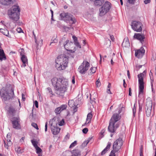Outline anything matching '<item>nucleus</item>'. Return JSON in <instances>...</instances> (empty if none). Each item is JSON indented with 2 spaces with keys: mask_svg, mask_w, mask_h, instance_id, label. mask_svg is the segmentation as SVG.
Masks as SVG:
<instances>
[{
  "mask_svg": "<svg viewBox=\"0 0 156 156\" xmlns=\"http://www.w3.org/2000/svg\"><path fill=\"white\" fill-rule=\"evenodd\" d=\"M52 84L56 90V94L59 96H63L67 90L68 83L67 79L64 77L59 79L56 77L51 80Z\"/></svg>",
  "mask_w": 156,
  "mask_h": 156,
  "instance_id": "1",
  "label": "nucleus"
},
{
  "mask_svg": "<svg viewBox=\"0 0 156 156\" xmlns=\"http://www.w3.org/2000/svg\"><path fill=\"white\" fill-rule=\"evenodd\" d=\"M121 112L120 110H119L118 111V113L114 114L110 119L108 129L110 133L115 132L120 125V123L119 121L121 118V116L119 115Z\"/></svg>",
  "mask_w": 156,
  "mask_h": 156,
  "instance_id": "2",
  "label": "nucleus"
},
{
  "mask_svg": "<svg viewBox=\"0 0 156 156\" xmlns=\"http://www.w3.org/2000/svg\"><path fill=\"white\" fill-rule=\"evenodd\" d=\"M68 56L64 55L58 56L55 60V67L57 69L61 71L65 69L68 66Z\"/></svg>",
  "mask_w": 156,
  "mask_h": 156,
  "instance_id": "3",
  "label": "nucleus"
},
{
  "mask_svg": "<svg viewBox=\"0 0 156 156\" xmlns=\"http://www.w3.org/2000/svg\"><path fill=\"white\" fill-rule=\"evenodd\" d=\"M20 9L18 6L14 5L12 9L8 11V15L9 19L15 21H17L20 18Z\"/></svg>",
  "mask_w": 156,
  "mask_h": 156,
  "instance_id": "4",
  "label": "nucleus"
},
{
  "mask_svg": "<svg viewBox=\"0 0 156 156\" xmlns=\"http://www.w3.org/2000/svg\"><path fill=\"white\" fill-rule=\"evenodd\" d=\"M0 95L2 101L5 103V102L12 100L14 97V89L12 88L11 89L10 92L3 89L1 90Z\"/></svg>",
  "mask_w": 156,
  "mask_h": 156,
  "instance_id": "5",
  "label": "nucleus"
},
{
  "mask_svg": "<svg viewBox=\"0 0 156 156\" xmlns=\"http://www.w3.org/2000/svg\"><path fill=\"white\" fill-rule=\"evenodd\" d=\"M145 73V71H144L143 73H140L137 76L139 82V96L143 93L144 88V77Z\"/></svg>",
  "mask_w": 156,
  "mask_h": 156,
  "instance_id": "6",
  "label": "nucleus"
},
{
  "mask_svg": "<svg viewBox=\"0 0 156 156\" xmlns=\"http://www.w3.org/2000/svg\"><path fill=\"white\" fill-rule=\"evenodd\" d=\"M111 3L108 2H106L99 9V15L102 16L108 12L111 8Z\"/></svg>",
  "mask_w": 156,
  "mask_h": 156,
  "instance_id": "7",
  "label": "nucleus"
},
{
  "mask_svg": "<svg viewBox=\"0 0 156 156\" xmlns=\"http://www.w3.org/2000/svg\"><path fill=\"white\" fill-rule=\"evenodd\" d=\"M90 63L87 61L84 60L78 69V71L80 74H85L88 70Z\"/></svg>",
  "mask_w": 156,
  "mask_h": 156,
  "instance_id": "8",
  "label": "nucleus"
},
{
  "mask_svg": "<svg viewBox=\"0 0 156 156\" xmlns=\"http://www.w3.org/2000/svg\"><path fill=\"white\" fill-rule=\"evenodd\" d=\"M123 141L122 138H119L116 139L114 142L112 148L114 151L115 152H118L119 150L121 148L123 145Z\"/></svg>",
  "mask_w": 156,
  "mask_h": 156,
  "instance_id": "9",
  "label": "nucleus"
},
{
  "mask_svg": "<svg viewBox=\"0 0 156 156\" xmlns=\"http://www.w3.org/2000/svg\"><path fill=\"white\" fill-rule=\"evenodd\" d=\"M132 29L134 31L137 32H140L142 30L143 25L139 21H133L131 25Z\"/></svg>",
  "mask_w": 156,
  "mask_h": 156,
  "instance_id": "10",
  "label": "nucleus"
},
{
  "mask_svg": "<svg viewBox=\"0 0 156 156\" xmlns=\"http://www.w3.org/2000/svg\"><path fill=\"white\" fill-rule=\"evenodd\" d=\"M152 106V101L150 99H147L146 102V114L147 117L151 115Z\"/></svg>",
  "mask_w": 156,
  "mask_h": 156,
  "instance_id": "11",
  "label": "nucleus"
},
{
  "mask_svg": "<svg viewBox=\"0 0 156 156\" xmlns=\"http://www.w3.org/2000/svg\"><path fill=\"white\" fill-rule=\"evenodd\" d=\"M11 121L13 128L17 129L21 128L20 119L19 117H13L11 119Z\"/></svg>",
  "mask_w": 156,
  "mask_h": 156,
  "instance_id": "12",
  "label": "nucleus"
},
{
  "mask_svg": "<svg viewBox=\"0 0 156 156\" xmlns=\"http://www.w3.org/2000/svg\"><path fill=\"white\" fill-rule=\"evenodd\" d=\"M17 110L15 106L10 105L7 110V114L9 117L13 116L16 115Z\"/></svg>",
  "mask_w": 156,
  "mask_h": 156,
  "instance_id": "13",
  "label": "nucleus"
},
{
  "mask_svg": "<svg viewBox=\"0 0 156 156\" xmlns=\"http://www.w3.org/2000/svg\"><path fill=\"white\" fill-rule=\"evenodd\" d=\"M11 139L10 134L9 133L7 134L5 140H3L4 144V146L7 149H8V147L12 145V143L11 141Z\"/></svg>",
  "mask_w": 156,
  "mask_h": 156,
  "instance_id": "14",
  "label": "nucleus"
},
{
  "mask_svg": "<svg viewBox=\"0 0 156 156\" xmlns=\"http://www.w3.org/2000/svg\"><path fill=\"white\" fill-rule=\"evenodd\" d=\"M133 37L134 38L139 40L141 43L144 42L145 38L144 35L140 33H135Z\"/></svg>",
  "mask_w": 156,
  "mask_h": 156,
  "instance_id": "15",
  "label": "nucleus"
},
{
  "mask_svg": "<svg viewBox=\"0 0 156 156\" xmlns=\"http://www.w3.org/2000/svg\"><path fill=\"white\" fill-rule=\"evenodd\" d=\"M73 43L72 42H69V40H67L63 44V46H64L65 49L67 51H70V52L72 51L71 50L70 48H72V46L73 45Z\"/></svg>",
  "mask_w": 156,
  "mask_h": 156,
  "instance_id": "16",
  "label": "nucleus"
},
{
  "mask_svg": "<svg viewBox=\"0 0 156 156\" xmlns=\"http://www.w3.org/2000/svg\"><path fill=\"white\" fill-rule=\"evenodd\" d=\"M65 20L66 21H69L71 24L75 23L76 22L74 17L72 15L68 13H67Z\"/></svg>",
  "mask_w": 156,
  "mask_h": 156,
  "instance_id": "17",
  "label": "nucleus"
},
{
  "mask_svg": "<svg viewBox=\"0 0 156 156\" xmlns=\"http://www.w3.org/2000/svg\"><path fill=\"white\" fill-rule=\"evenodd\" d=\"M145 50L142 48L140 49H138L135 51V55L136 57L138 58H141L144 55Z\"/></svg>",
  "mask_w": 156,
  "mask_h": 156,
  "instance_id": "18",
  "label": "nucleus"
},
{
  "mask_svg": "<svg viewBox=\"0 0 156 156\" xmlns=\"http://www.w3.org/2000/svg\"><path fill=\"white\" fill-rule=\"evenodd\" d=\"M67 108L66 105H62L60 107L56 108L55 110V112L56 115L59 114L61 112L66 109Z\"/></svg>",
  "mask_w": 156,
  "mask_h": 156,
  "instance_id": "19",
  "label": "nucleus"
},
{
  "mask_svg": "<svg viewBox=\"0 0 156 156\" xmlns=\"http://www.w3.org/2000/svg\"><path fill=\"white\" fill-rule=\"evenodd\" d=\"M51 129L53 134L54 135H56L58 134L60 131V129L55 126H52V124H51Z\"/></svg>",
  "mask_w": 156,
  "mask_h": 156,
  "instance_id": "20",
  "label": "nucleus"
},
{
  "mask_svg": "<svg viewBox=\"0 0 156 156\" xmlns=\"http://www.w3.org/2000/svg\"><path fill=\"white\" fill-rule=\"evenodd\" d=\"M21 59L23 62V64L21 65V67H25L28 64V60L26 56H21Z\"/></svg>",
  "mask_w": 156,
  "mask_h": 156,
  "instance_id": "21",
  "label": "nucleus"
},
{
  "mask_svg": "<svg viewBox=\"0 0 156 156\" xmlns=\"http://www.w3.org/2000/svg\"><path fill=\"white\" fill-rule=\"evenodd\" d=\"M15 0H0V3L4 5H8L12 3Z\"/></svg>",
  "mask_w": 156,
  "mask_h": 156,
  "instance_id": "22",
  "label": "nucleus"
},
{
  "mask_svg": "<svg viewBox=\"0 0 156 156\" xmlns=\"http://www.w3.org/2000/svg\"><path fill=\"white\" fill-rule=\"evenodd\" d=\"M123 47H128L130 46V43L128 37L124 38L122 44Z\"/></svg>",
  "mask_w": 156,
  "mask_h": 156,
  "instance_id": "23",
  "label": "nucleus"
},
{
  "mask_svg": "<svg viewBox=\"0 0 156 156\" xmlns=\"http://www.w3.org/2000/svg\"><path fill=\"white\" fill-rule=\"evenodd\" d=\"M92 114L91 112L87 114L86 122L84 124V125H86L91 122V119L92 118Z\"/></svg>",
  "mask_w": 156,
  "mask_h": 156,
  "instance_id": "24",
  "label": "nucleus"
},
{
  "mask_svg": "<svg viewBox=\"0 0 156 156\" xmlns=\"http://www.w3.org/2000/svg\"><path fill=\"white\" fill-rule=\"evenodd\" d=\"M111 144L110 142H108L106 147L101 151V155L105 154L106 152L109 149Z\"/></svg>",
  "mask_w": 156,
  "mask_h": 156,
  "instance_id": "25",
  "label": "nucleus"
},
{
  "mask_svg": "<svg viewBox=\"0 0 156 156\" xmlns=\"http://www.w3.org/2000/svg\"><path fill=\"white\" fill-rule=\"evenodd\" d=\"M6 59V57L3 50H0V61L5 60Z\"/></svg>",
  "mask_w": 156,
  "mask_h": 156,
  "instance_id": "26",
  "label": "nucleus"
},
{
  "mask_svg": "<svg viewBox=\"0 0 156 156\" xmlns=\"http://www.w3.org/2000/svg\"><path fill=\"white\" fill-rule=\"evenodd\" d=\"M72 38L73 40L74 44L76 46L80 48H81V45L78 41L77 37L73 35L72 36Z\"/></svg>",
  "mask_w": 156,
  "mask_h": 156,
  "instance_id": "27",
  "label": "nucleus"
},
{
  "mask_svg": "<svg viewBox=\"0 0 156 156\" xmlns=\"http://www.w3.org/2000/svg\"><path fill=\"white\" fill-rule=\"evenodd\" d=\"M73 156H80L81 155V152L78 150H73L72 152Z\"/></svg>",
  "mask_w": 156,
  "mask_h": 156,
  "instance_id": "28",
  "label": "nucleus"
},
{
  "mask_svg": "<svg viewBox=\"0 0 156 156\" xmlns=\"http://www.w3.org/2000/svg\"><path fill=\"white\" fill-rule=\"evenodd\" d=\"M104 0H95L94 4L95 5L100 6L104 2Z\"/></svg>",
  "mask_w": 156,
  "mask_h": 156,
  "instance_id": "29",
  "label": "nucleus"
},
{
  "mask_svg": "<svg viewBox=\"0 0 156 156\" xmlns=\"http://www.w3.org/2000/svg\"><path fill=\"white\" fill-rule=\"evenodd\" d=\"M93 137H89L87 140H86L83 142L82 144V145L83 147H85L87 146V144L90 141V140L92 139Z\"/></svg>",
  "mask_w": 156,
  "mask_h": 156,
  "instance_id": "30",
  "label": "nucleus"
},
{
  "mask_svg": "<svg viewBox=\"0 0 156 156\" xmlns=\"http://www.w3.org/2000/svg\"><path fill=\"white\" fill-rule=\"evenodd\" d=\"M36 152L37 154L39 156H42V150L39 147H37L35 148Z\"/></svg>",
  "mask_w": 156,
  "mask_h": 156,
  "instance_id": "31",
  "label": "nucleus"
},
{
  "mask_svg": "<svg viewBox=\"0 0 156 156\" xmlns=\"http://www.w3.org/2000/svg\"><path fill=\"white\" fill-rule=\"evenodd\" d=\"M0 32L3 34L7 36H8L9 34V31L7 30L0 29Z\"/></svg>",
  "mask_w": 156,
  "mask_h": 156,
  "instance_id": "32",
  "label": "nucleus"
},
{
  "mask_svg": "<svg viewBox=\"0 0 156 156\" xmlns=\"http://www.w3.org/2000/svg\"><path fill=\"white\" fill-rule=\"evenodd\" d=\"M31 142L35 148L38 147L37 145L38 142L36 140H31Z\"/></svg>",
  "mask_w": 156,
  "mask_h": 156,
  "instance_id": "33",
  "label": "nucleus"
},
{
  "mask_svg": "<svg viewBox=\"0 0 156 156\" xmlns=\"http://www.w3.org/2000/svg\"><path fill=\"white\" fill-rule=\"evenodd\" d=\"M15 151L18 153H22L23 152V150L20 147H18L15 149Z\"/></svg>",
  "mask_w": 156,
  "mask_h": 156,
  "instance_id": "34",
  "label": "nucleus"
},
{
  "mask_svg": "<svg viewBox=\"0 0 156 156\" xmlns=\"http://www.w3.org/2000/svg\"><path fill=\"white\" fill-rule=\"evenodd\" d=\"M90 73L91 74L95 72L96 71V68L94 67H92L90 68Z\"/></svg>",
  "mask_w": 156,
  "mask_h": 156,
  "instance_id": "35",
  "label": "nucleus"
},
{
  "mask_svg": "<svg viewBox=\"0 0 156 156\" xmlns=\"http://www.w3.org/2000/svg\"><path fill=\"white\" fill-rule=\"evenodd\" d=\"M57 42V39L56 38L53 37L51 40V42L50 44V45H51V44L53 43H55Z\"/></svg>",
  "mask_w": 156,
  "mask_h": 156,
  "instance_id": "36",
  "label": "nucleus"
},
{
  "mask_svg": "<svg viewBox=\"0 0 156 156\" xmlns=\"http://www.w3.org/2000/svg\"><path fill=\"white\" fill-rule=\"evenodd\" d=\"M20 55L21 56H25L24 55V50L23 48L20 49L19 51Z\"/></svg>",
  "mask_w": 156,
  "mask_h": 156,
  "instance_id": "37",
  "label": "nucleus"
},
{
  "mask_svg": "<svg viewBox=\"0 0 156 156\" xmlns=\"http://www.w3.org/2000/svg\"><path fill=\"white\" fill-rule=\"evenodd\" d=\"M67 14V13H65V12H63L62 13H61L60 15V16L61 18V19H62L63 18H65L66 17V15Z\"/></svg>",
  "mask_w": 156,
  "mask_h": 156,
  "instance_id": "38",
  "label": "nucleus"
},
{
  "mask_svg": "<svg viewBox=\"0 0 156 156\" xmlns=\"http://www.w3.org/2000/svg\"><path fill=\"white\" fill-rule=\"evenodd\" d=\"M77 144V141H75L74 142L72 143L69 146V148H71L74 147Z\"/></svg>",
  "mask_w": 156,
  "mask_h": 156,
  "instance_id": "39",
  "label": "nucleus"
},
{
  "mask_svg": "<svg viewBox=\"0 0 156 156\" xmlns=\"http://www.w3.org/2000/svg\"><path fill=\"white\" fill-rule=\"evenodd\" d=\"M31 125L33 127L37 129L38 130L39 129L37 124L34 122H33L31 124Z\"/></svg>",
  "mask_w": 156,
  "mask_h": 156,
  "instance_id": "40",
  "label": "nucleus"
},
{
  "mask_svg": "<svg viewBox=\"0 0 156 156\" xmlns=\"http://www.w3.org/2000/svg\"><path fill=\"white\" fill-rule=\"evenodd\" d=\"M143 65H137L136 66V69L137 70H139L140 68H141Z\"/></svg>",
  "mask_w": 156,
  "mask_h": 156,
  "instance_id": "41",
  "label": "nucleus"
},
{
  "mask_svg": "<svg viewBox=\"0 0 156 156\" xmlns=\"http://www.w3.org/2000/svg\"><path fill=\"white\" fill-rule=\"evenodd\" d=\"M64 123V119H62L61 121L58 123V125L60 126H62L63 125Z\"/></svg>",
  "mask_w": 156,
  "mask_h": 156,
  "instance_id": "42",
  "label": "nucleus"
},
{
  "mask_svg": "<svg viewBox=\"0 0 156 156\" xmlns=\"http://www.w3.org/2000/svg\"><path fill=\"white\" fill-rule=\"evenodd\" d=\"M96 83L97 87H99L101 85V83L99 80H98L96 81Z\"/></svg>",
  "mask_w": 156,
  "mask_h": 156,
  "instance_id": "43",
  "label": "nucleus"
},
{
  "mask_svg": "<svg viewBox=\"0 0 156 156\" xmlns=\"http://www.w3.org/2000/svg\"><path fill=\"white\" fill-rule=\"evenodd\" d=\"M115 152L114 151H112L109 156H115Z\"/></svg>",
  "mask_w": 156,
  "mask_h": 156,
  "instance_id": "44",
  "label": "nucleus"
},
{
  "mask_svg": "<svg viewBox=\"0 0 156 156\" xmlns=\"http://www.w3.org/2000/svg\"><path fill=\"white\" fill-rule=\"evenodd\" d=\"M88 131V129L86 128H84L82 130L83 132L85 134Z\"/></svg>",
  "mask_w": 156,
  "mask_h": 156,
  "instance_id": "45",
  "label": "nucleus"
},
{
  "mask_svg": "<svg viewBox=\"0 0 156 156\" xmlns=\"http://www.w3.org/2000/svg\"><path fill=\"white\" fill-rule=\"evenodd\" d=\"M47 89L49 93L51 94L52 95H53V94H52V91L51 88L50 87H48Z\"/></svg>",
  "mask_w": 156,
  "mask_h": 156,
  "instance_id": "46",
  "label": "nucleus"
},
{
  "mask_svg": "<svg viewBox=\"0 0 156 156\" xmlns=\"http://www.w3.org/2000/svg\"><path fill=\"white\" fill-rule=\"evenodd\" d=\"M133 113L134 115L136 113V107L135 106V105H134L133 107Z\"/></svg>",
  "mask_w": 156,
  "mask_h": 156,
  "instance_id": "47",
  "label": "nucleus"
},
{
  "mask_svg": "<svg viewBox=\"0 0 156 156\" xmlns=\"http://www.w3.org/2000/svg\"><path fill=\"white\" fill-rule=\"evenodd\" d=\"M135 0H128V2L131 4H134Z\"/></svg>",
  "mask_w": 156,
  "mask_h": 156,
  "instance_id": "48",
  "label": "nucleus"
},
{
  "mask_svg": "<svg viewBox=\"0 0 156 156\" xmlns=\"http://www.w3.org/2000/svg\"><path fill=\"white\" fill-rule=\"evenodd\" d=\"M16 30L17 31V32L19 33H21V32H23V30H22V29H21V28H18L17 29H16Z\"/></svg>",
  "mask_w": 156,
  "mask_h": 156,
  "instance_id": "49",
  "label": "nucleus"
},
{
  "mask_svg": "<svg viewBox=\"0 0 156 156\" xmlns=\"http://www.w3.org/2000/svg\"><path fill=\"white\" fill-rule=\"evenodd\" d=\"M151 2V0H145L144 1V2L145 4H147Z\"/></svg>",
  "mask_w": 156,
  "mask_h": 156,
  "instance_id": "50",
  "label": "nucleus"
},
{
  "mask_svg": "<svg viewBox=\"0 0 156 156\" xmlns=\"http://www.w3.org/2000/svg\"><path fill=\"white\" fill-rule=\"evenodd\" d=\"M47 128H48V122H46L45 123V132H46L47 131Z\"/></svg>",
  "mask_w": 156,
  "mask_h": 156,
  "instance_id": "51",
  "label": "nucleus"
},
{
  "mask_svg": "<svg viewBox=\"0 0 156 156\" xmlns=\"http://www.w3.org/2000/svg\"><path fill=\"white\" fill-rule=\"evenodd\" d=\"M32 33H33V35H34V38L35 40V43H36V44H37V40H36V35L34 34V31H33V32H32Z\"/></svg>",
  "mask_w": 156,
  "mask_h": 156,
  "instance_id": "52",
  "label": "nucleus"
},
{
  "mask_svg": "<svg viewBox=\"0 0 156 156\" xmlns=\"http://www.w3.org/2000/svg\"><path fill=\"white\" fill-rule=\"evenodd\" d=\"M34 104L35 107L37 108H38V102L37 101H35L34 102Z\"/></svg>",
  "mask_w": 156,
  "mask_h": 156,
  "instance_id": "53",
  "label": "nucleus"
},
{
  "mask_svg": "<svg viewBox=\"0 0 156 156\" xmlns=\"http://www.w3.org/2000/svg\"><path fill=\"white\" fill-rule=\"evenodd\" d=\"M142 105H140L139 104V111L140 112L142 111Z\"/></svg>",
  "mask_w": 156,
  "mask_h": 156,
  "instance_id": "54",
  "label": "nucleus"
},
{
  "mask_svg": "<svg viewBox=\"0 0 156 156\" xmlns=\"http://www.w3.org/2000/svg\"><path fill=\"white\" fill-rule=\"evenodd\" d=\"M110 37L112 41H114L115 38L114 37V36L113 35H110Z\"/></svg>",
  "mask_w": 156,
  "mask_h": 156,
  "instance_id": "55",
  "label": "nucleus"
},
{
  "mask_svg": "<svg viewBox=\"0 0 156 156\" xmlns=\"http://www.w3.org/2000/svg\"><path fill=\"white\" fill-rule=\"evenodd\" d=\"M132 95V93H131V89L130 88H129V96H131Z\"/></svg>",
  "mask_w": 156,
  "mask_h": 156,
  "instance_id": "56",
  "label": "nucleus"
},
{
  "mask_svg": "<svg viewBox=\"0 0 156 156\" xmlns=\"http://www.w3.org/2000/svg\"><path fill=\"white\" fill-rule=\"evenodd\" d=\"M22 98L23 100V101H25V97L24 94H22Z\"/></svg>",
  "mask_w": 156,
  "mask_h": 156,
  "instance_id": "57",
  "label": "nucleus"
},
{
  "mask_svg": "<svg viewBox=\"0 0 156 156\" xmlns=\"http://www.w3.org/2000/svg\"><path fill=\"white\" fill-rule=\"evenodd\" d=\"M127 76H128V78L129 79H130V73H129V71L128 70L127 71Z\"/></svg>",
  "mask_w": 156,
  "mask_h": 156,
  "instance_id": "58",
  "label": "nucleus"
},
{
  "mask_svg": "<svg viewBox=\"0 0 156 156\" xmlns=\"http://www.w3.org/2000/svg\"><path fill=\"white\" fill-rule=\"evenodd\" d=\"M107 92L108 94H112L111 92V91L110 89H107Z\"/></svg>",
  "mask_w": 156,
  "mask_h": 156,
  "instance_id": "59",
  "label": "nucleus"
},
{
  "mask_svg": "<svg viewBox=\"0 0 156 156\" xmlns=\"http://www.w3.org/2000/svg\"><path fill=\"white\" fill-rule=\"evenodd\" d=\"M72 82L73 84H74L75 83V78L74 76L73 77L72 80Z\"/></svg>",
  "mask_w": 156,
  "mask_h": 156,
  "instance_id": "60",
  "label": "nucleus"
},
{
  "mask_svg": "<svg viewBox=\"0 0 156 156\" xmlns=\"http://www.w3.org/2000/svg\"><path fill=\"white\" fill-rule=\"evenodd\" d=\"M149 75H150V78H151V76H152L153 77V73L151 72V71H150V73Z\"/></svg>",
  "mask_w": 156,
  "mask_h": 156,
  "instance_id": "61",
  "label": "nucleus"
},
{
  "mask_svg": "<svg viewBox=\"0 0 156 156\" xmlns=\"http://www.w3.org/2000/svg\"><path fill=\"white\" fill-rule=\"evenodd\" d=\"M126 83L125 82V80H123V86L124 87H125L126 86Z\"/></svg>",
  "mask_w": 156,
  "mask_h": 156,
  "instance_id": "62",
  "label": "nucleus"
},
{
  "mask_svg": "<svg viewBox=\"0 0 156 156\" xmlns=\"http://www.w3.org/2000/svg\"><path fill=\"white\" fill-rule=\"evenodd\" d=\"M69 136L68 135H66V136H65V138L66 139H69Z\"/></svg>",
  "mask_w": 156,
  "mask_h": 156,
  "instance_id": "63",
  "label": "nucleus"
},
{
  "mask_svg": "<svg viewBox=\"0 0 156 156\" xmlns=\"http://www.w3.org/2000/svg\"><path fill=\"white\" fill-rule=\"evenodd\" d=\"M24 139H25V137H23L21 138V139L20 140V141L21 142H22V141H23L24 140Z\"/></svg>",
  "mask_w": 156,
  "mask_h": 156,
  "instance_id": "64",
  "label": "nucleus"
}]
</instances>
